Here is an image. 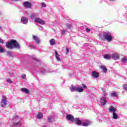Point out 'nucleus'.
<instances>
[{
    "instance_id": "nucleus-1",
    "label": "nucleus",
    "mask_w": 127,
    "mask_h": 127,
    "mask_svg": "<svg viewBox=\"0 0 127 127\" xmlns=\"http://www.w3.org/2000/svg\"><path fill=\"white\" fill-rule=\"evenodd\" d=\"M6 46L8 49H13V48L20 49V46H19L18 43H17L16 41L13 40H11L10 42H7Z\"/></svg>"
},
{
    "instance_id": "nucleus-2",
    "label": "nucleus",
    "mask_w": 127,
    "mask_h": 127,
    "mask_svg": "<svg viewBox=\"0 0 127 127\" xmlns=\"http://www.w3.org/2000/svg\"><path fill=\"white\" fill-rule=\"evenodd\" d=\"M104 38L108 42H111L113 41V36L112 34L109 32H106L103 34Z\"/></svg>"
},
{
    "instance_id": "nucleus-3",
    "label": "nucleus",
    "mask_w": 127,
    "mask_h": 127,
    "mask_svg": "<svg viewBox=\"0 0 127 127\" xmlns=\"http://www.w3.org/2000/svg\"><path fill=\"white\" fill-rule=\"evenodd\" d=\"M70 90L71 92H78V93H82V92H84V89H83V87H81L79 86H72L70 88Z\"/></svg>"
},
{
    "instance_id": "nucleus-4",
    "label": "nucleus",
    "mask_w": 127,
    "mask_h": 127,
    "mask_svg": "<svg viewBox=\"0 0 127 127\" xmlns=\"http://www.w3.org/2000/svg\"><path fill=\"white\" fill-rule=\"evenodd\" d=\"M2 98L1 101L0 105L2 108H4L5 106H6V103H7L6 98L4 95L2 96Z\"/></svg>"
},
{
    "instance_id": "nucleus-5",
    "label": "nucleus",
    "mask_w": 127,
    "mask_h": 127,
    "mask_svg": "<svg viewBox=\"0 0 127 127\" xmlns=\"http://www.w3.org/2000/svg\"><path fill=\"white\" fill-rule=\"evenodd\" d=\"M34 21L35 22H36L37 23H39L42 25H43V24H45V21L42 20L41 18L39 17L35 18L34 19Z\"/></svg>"
},
{
    "instance_id": "nucleus-6",
    "label": "nucleus",
    "mask_w": 127,
    "mask_h": 127,
    "mask_svg": "<svg viewBox=\"0 0 127 127\" xmlns=\"http://www.w3.org/2000/svg\"><path fill=\"white\" fill-rule=\"evenodd\" d=\"M22 4L24 7H25V8H30V7H31V5H32L31 2L29 1L23 2Z\"/></svg>"
},
{
    "instance_id": "nucleus-7",
    "label": "nucleus",
    "mask_w": 127,
    "mask_h": 127,
    "mask_svg": "<svg viewBox=\"0 0 127 127\" xmlns=\"http://www.w3.org/2000/svg\"><path fill=\"white\" fill-rule=\"evenodd\" d=\"M100 103L102 106H105L107 104V98L105 97L101 98Z\"/></svg>"
},
{
    "instance_id": "nucleus-8",
    "label": "nucleus",
    "mask_w": 127,
    "mask_h": 127,
    "mask_svg": "<svg viewBox=\"0 0 127 127\" xmlns=\"http://www.w3.org/2000/svg\"><path fill=\"white\" fill-rule=\"evenodd\" d=\"M91 125V122L88 120H84L82 121V126L83 127H88V126H90Z\"/></svg>"
},
{
    "instance_id": "nucleus-9",
    "label": "nucleus",
    "mask_w": 127,
    "mask_h": 127,
    "mask_svg": "<svg viewBox=\"0 0 127 127\" xmlns=\"http://www.w3.org/2000/svg\"><path fill=\"white\" fill-rule=\"evenodd\" d=\"M66 119L67 120V121H70V122H72V123H73L75 119H74V116H73V115H70V114H67L66 115Z\"/></svg>"
},
{
    "instance_id": "nucleus-10",
    "label": "nucleus",
    "mask_w": 127,
    "mask_h": 127,
    "mask_svg": "<svg viewBox=\"0 0 127 127\" xmlns=\"http://www.w3.org/2000/svg\"><path fill=\"white\" fill-rule=\"evenodd\" d=\"M74 122H75L76 125L77 126H81V125H82V121H81L79 118H75Z\"/></svg>"
},
{
    "instance_id": "nucleus-11",
    "label": "nucleus",
    "mask_w": 127,
    "mask_h": 127,
    "mask_svg": "<svg viewBox=\"0 0 127 127\" xmlns=\"http://www.w3.org/2000/svg\"><path fill=\"white\" fill-rule=\"evenodd\" d=\"M21 21L23 24H26L28 22V19L25 17H22L21 18Z\"/></svg>"
},
{
    "instance_id": "nucleus-12",
    "label": "nucleus",
    "mask_w": 127,
    "mask_h": 127,
    "mask_svg": "<svg viewBox=\"0 0 127 127\" xmlns=\"http://www.w3.org/2000/svg\"><path fill=\"white\" fill-rule=\"evenodd\" d=\"M112 59H114V60H117V59H119V58H120V56L117 53L113 54L112 56Z\"/></svg>"
},
{
    "instance_id": "nucleus-13",
    "label": "nucleus",
    "mask_w": 127,
    "mask_h": 127,
    "mask_svg": "<svg viewBox=\"0 0 127 127\" xmlns=\"http://www.w3.org/2000/svg\"><path fill=\"white\" fill-rule=\"evenodd\" d=\"M99 68L101 69L102 70H103V73H107V71H108V69H107V67L105 66L100 65Z\"/></svg>"
},
{
    "instance_id": "nucleus-14",
    "label": "nucleus",
    "mask_w": 127,
    "mask_h": 127,
    "mask_svg": "<svg viewBox=\"0 0 127 127\" xmlns=\"http://www.w3.org/2000/svg\"><path fill=\"white\" fill-rule=\"evenodd\" d=\"M91 75L93 78H99V73L97 71H93Z\"/></svg>"
},
{
    "instance_id": "nucleus-15",
    "label": "nucleus",
    "mask_w": 127,
    "mask_h": 127,
    "mask_svg": "<svg viewBox=\"0 0 127 127\" xmlns=\"http://www.w3.org/2000/svg\"><path fill=\"white\" fill-rule=\"evenodd\" d=\"M33 38L34 40H35V42L37 43L38 44L40 43V41L39 40V38L37 37L36 36H33Z\"/></svg>"
},
{
    "instance_id": "nucleus-16",
    "label": "nucleus",
    "mask_w": 127,
    "mask_h": 127,
    "mask_svg": "<svg viewBox=\"0 0 127 127\" xmlns=\"http://www.w3.org/2000/svg\"><path fill=\"white\" fill-rule=\"evenodd\" d=\"M116 111H117V109L113 106H111L109 108V112L110 113H116Z\"/></svg>"
},
{
    "instance_id": "nucleus-17",
    "label": "nucleus",
    "mask_w": 127,
    "mask_h": 127,
    "mask_svg": "<svg viewBox=\"0 0 127 127\" xmlns=\"http://www.w3.org/2000/svg\"><path fill=\"white\" fill-rule=\"evenodd\" d=\"M55 52L56 53V59L58 60V61H60V60H61L60 59V55L58 54V53H57V51H55Z\"/></svg>"
},
{
    "instance_id": "nucleus-18",
    "label": "nucleus",
    "mask_w": 127,
    "mask_h": 127,
    "mask_svg": "<svg viewBox=\"0 0 127 127\" xmlns=\"http://www.w3.org/2000/svg\"><path fill=\"white\" fill-rule=\"evenodd\" d=\"M22 92L25 93V94H29V90L26 88H21Z\"/></svg>"
},
{
    "instance_id": "nucleus-19",
    "label": "nucleus",
    "mask_w": 127,
    "mask_h": 127,
    "mask_svg": "<svg viewBox=\"0 0 127 127\" xmlns=\"http://www.w3.org/2000/svg\"><path fill=\"white\" fill-rule=\"evenodd\" d=\"M50 44L51 45H54L55 44V40L54 39H52L50 40Z\"/></svg>"
},
{
    "instance_id": "nucleus-20",
    "label": "nucleus",
    "mask_w": 127,
    "mask_h": 127,
    "mask_svg": "<svg viewBox=\"0 0 127 127\" xmlns=\"http://www.w3.org/2000/svg\"><path fill=\"white\" fill-rule=\"evenodd\" d=\"M113 119H114V120H118V114H117L116 113H113Z\"/></svg>"
},
{
    "instance_id": "nucleus-21",
    "label": "nucleus",
    "mask_w": 127,
    "mask_h": 127,
    "mask_svg": "<svg viewBox=\"0 0 127 127\" xmlns=\"http://www.w3.org/2000/svg\"><path fill=\"white\" fill-rule=\"evenodd\" d=\"M37 17L36 14H32L31 16H30V18H31V19H32V20H34Z\"/></svg>"
},
{
    "instance_id": "nucleus-22",
    "label": "nucleus",
    "mask_w": 127,
    "mask_h": 127,
    "mask_svg": "<svg viewBox=\"0 0 127 127\" xmlns=\"http://www.w3.org/2000/svg\"><path fill=\"white\" fill-rule=\"evenodd\" d=\"M7 56L9 57H13V54L12 53V52H11L10 51H8L7 52Z\"/></svg>"
},
{
    "instance_id": "nucleus-23",
    "label": "nucleus",
    "mask_w": 127,
    "mask_h": 127,
    "mask_svg": "<svg viewBox=\"0 0 127 127\" xmlns=\"http://www.w3.org/2000/svg\"><path fill=\"white\" fill-rule=\"evenodd\" d=\"M104 58H105V59H111L112 57L109 55H105L104 56Z\"/></svg>"
},
{
    "instance_id": "nucleus-24",
    "label": "nucleus",
    "mask_w": 127,
    "mask_h": 127,
    "mask_svg": "<svg viewBox=\"0 0 127 127\" xmlns=\"http://www.w3.org/2000/svg\"><path fill=\"white\" fill-rule=\"evenodd\" d=\"M42 117H43L42 113H39L37 116V118L38 119V120H40Z\"/></svg>"
},
{
    "instance_id": "nucleus-25",
    "label": "nucleus",
    "mask_w": 127,
    "mask_h": 127,
    "mask_svg": "<svg viewBox=\"0 0 127 127\" xmlns=\"http://www.w3.org/2000/svg\"><path fill=\"white\" fill-rule=\"evenodd\" d=\"M101 90L103 91V94L104 97H107V93L106 92V90L104 88H101Z\"/></svg>"
},
{
    "instance_id": "nucleus-26",
    "label": "nucleus",
    "mask_w": 127,
    "mask_h": 127,
    "mask_svg": "<svg viewBox=\"0 0 127 127\" xmlns=\"http://www.w3.org/2000/svg\"><path fill=\"white\" fill-rule=\"evenodd\" d=\"M110 96L111 97H118V94L116 92H113L110 94Z\"/></svg>"
},
{
    "instance_id": "nucleus-27",
    "label": "nucleus",
    "mask_w": 127,
    "mask_h": 127,
    "mask_svg": "<svg viewBox=\"0 0 127 127\" xmlns=\"http://www.w3.org/2000/svg\"><path fill=\"white\" fill-rule=\"evenodd\" d=\"M48 121L49 122H54V119L51 117H50L48 118Z\"/></svg>"
},
{
    "instance_id": "nucleus-28",
    "label": "nucleus",
    "mask_w": 127,
    "mask_h": 127,
    "mask_svg": "<svg viewBox=\"0 0 127 127\" xmlns=\"http://www.w3.org/2000/svg\"><path fill=\"white\" fill-rule=\"evenodd\" d=\"M7 83H8L9 84H12V80L10 78H7Z\"/></svg>"
},
{
    "instance_id": "nucleus-29",
    "label": "nucleus",
    "mask_w": 127,
    "mask_h": 127,
    "mask_svg": "<svg viewBox=\"0 0 127 127\" xmlns=\"http://www.w3.org/2000/svg\"><path fill=\"white\" fill-rule=\"evenodd\" d=\"M122 62H123V63H127V58H124L123 59H122Z\"/></svg>"
},
{
    "instance_id": "nucleus-30",
    "label": "nucleus",
    "mask_w": 127,
    "mask_h": 127,
    "mask_svg": "<svg viewBox=\"0 0 127 127\" xmlns=\"http://www.w3.org/2000/svg\"><path fill=\"white\" fill-rule=\"evenodd\" d=\"M123 88L124 89V90H127V84H124L123 85Z\"/></svg>"
},
{
    "instance_id": "nucleus-31",
    "label": "nucleus",
    "mask_w": 127,
    "mask_h": 127,
    "mask_svg": "<svg viewBox=\"0 0 127 127\" xmlns=\"http://www.w3.org/2000/svg\"><path fill=\"white\" fill-rule=\"evenodd\" d=\"M41 6L42 7H46V4H45L44 2H43L41 3Z\"/></svg>"
},
{
    "instance_id": "nucleus-32",
    "label": "nucleus",
    "mask_w": 127,
    "mask_h": 127,
    "mask_svg": "<svg viewBox=\"0 0 127 127\" xmlns=\"http://www.w3.org/2000/svg\"><path fill=\"white\" fill-rule=\"evenodd\" d=\"M26 77V75H25V74H23L21 75V78L22 79H25Z\"/></svg>"
},
{
    "instance_id": "nucleus-33",
    "label": "nucleus",
    "mask_w": 127,
    "mask_h": 127,
    "mask_svg": "<svg viewBox=\"0 0 127 127\" xmlns=\"http://www.w3.org/2000/svg\"><path fill=\"white\" fill-rule=\"evenodd\" d=\"M3 53V49L1 48V46H0V53Z\"/></svg>"
},
{
    "instance_id": "nucleus-34",
    "label": "nucleus",
    "mask_w": 127,
    "mask_h": 127,
    "mask_svg": "<svg viewBox=\"0 0 127 127\" xmlns=\"http://www.w3.org/2000/svg\"><path fill=\"white\" fill-rule=\"evenodd\" d=\"M68 53H69V49H68V48H66L65 54L67 55L68 54Z\"/></svg>"
},
{
    "instance_id": "nucleus-35",
    "label": "nucleus",
    "mask_w": 127,
    "mask_h": 127,
    "mask_svg": "<svg viewBox=\"0 0 127 127\" xmlns=\"http://www.w3.org/2000/svg\"><path fill=\"white\" fill-rule=\"evenodd\" d=\"M82 87L84 88V89H87V86H86V85L82 83Z\"/></svg>"
},
{
    "instance_id": "nucleus-36",
    "label": "nucleus",
    "mask_w": 127,
    "mask_h": 127,
    "mask_svg": "<svg viewBox=\"0 0 127 127\" xmlns=\"http://www.w3.org/2000/svg\"><path fill=\"white\" fill-rule=\"evenodd\" d=\"M0 43H1L2 44H3L4 42H3V40L1 38H0Z\"/></svg>"
},
{
    "instance_id": "nucleus-37",
    "label": "nucleus",
    "mask_w": 127,
    "mask_h": 127,
    "mask_svg": "<svg viewBox=\"0 0 127 127\" xmlns=\"http://www.w3.org/2000/svg\"><path fill=\"white\" fill-rule=\"evenodd\" d=\"M86 32H90L91 31V30L89 28H86Z\"/></svg>"
},
{
    "instance_id": "nucleus-38",
    "label": "nucleus",
    "mask_w": 127,
    "mask_h": 127,
    "mask_svg": "<svg viewBox=\"0 0 127 127\" xmlns=\"http://www.w3.org/2000/svg\"><path fill=\"white\" fill-rule=\"evenodd\" d=\"M71 25L67 24L66 25V28H71Z\"/></svg>"
},
{
    "instance_id": "nucleus-39",
    "label": "nucleus",
    "mask_w": 127,
    "mask_h": 127,
    "mask_svg": "<svg viewBox=\"0 0 127 127\" xmlns=\"http://www.w3.org/2000/svg\"><path fill=\"white\" fill-rule=\"evenodd\" d=\"M62 34H65V30H63L62 31Z\"/></svg>"
},
{
    "instance_id": "nucleus-40",
    "label": "nucleus",
    "mask_w": 127,
    "mask_h": 127,
    "mask_svg": "<svg viewBox=\"0 0 127 127\" xmlns=\"http://www.w3.org/2000/svg\"><path fill=\"white\" fill-rule=\"evenodd\" d=\"M20 123V122H17V123H15L14 124V126H17V125H18Z\"/></svg>"
},
{
    "instance_id": "nucleus-41",
    "label": "nucleus",
    "mask_w": 127,
    "mask_h": 127,
    "mask_svg": "<svg viewBox=\"0 0 127 127\" xmlns=\"http://www.w3.org/2000/svg\"><path fill=\"white\" fill-rule=\"evenodd\" d=\"M30 47H31V48H32V49L35 48V46H32V45H30Z\"/></svg>"
},
{
    "instance_id": "nucleus-42",
    "label": "nucleus",
    "mask_w": 127,
    "mask_h": 127,
    "mask_svg": "<svg viewBox=\"0 0 127 127\" xmlns=\"http://www.w3.org/2000/svg\"><path fill=\"white\" fill-rule=\"evenodd\" d=\"M115 0H110V1H114Z\"/></svg>"
},
{
    "instance_id": "nucleus-43",
    "label": "nucleus",
    "mask_w": 127,
    "mask_h": 127,
    "mask_svg": "<svg viewBox=\"0 0 127 127\" xmlns=\"http://www.w3.org/2000/svg\"><path fill=\"white\" fill-rule=\"evenodd\" d=\"M0 14H1V12H0Z\"/></svg>"
},
{
    "instance_id": "nucleus-44",
    "label": "nucleus",
    "mask_w": 127,
    "mask_h": 127,
    "mask_svg": "<svg viewBox=\"0 0 127 127\" xmlns=\"http://www.w3.org/2000/svg\"><path fill=\"white\" fill-rule=\"evenodd\" d=\"M16 118H17V116H16Z\"/></svg>"
}]
</instances>
